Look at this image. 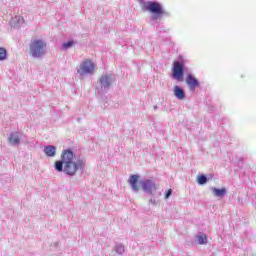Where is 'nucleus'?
<instances>
[{"mask_svg": "<svg viewBox=\"0 0 256 256\" xmlns=\"http://www.w3.org/2000/svg\"><path fill=\"white\" fill-rule=\"evenodd\" d=\"M87 160L85 158L76 159L71 149L63 150L61 160H57L54 164L58 173H65L69 177H75L77 171H85Z\"/></svg>", "mask_w": 256, "mask_h": 256, "instance_id": "1", "label": "nucleus"}, {"mask_svg": "<svg viewBox=\"0 0 256 256\" xmlns=\"http://www.w3.org/2000/svg\"><path fill=\"white\" fill-rule=\"evenodd\" d=\"M144 7L146 11L151 13L150 21L153 27H159V21H161L163 17H171V13L163 9V5L157 1H148L144 4Z\"/></svg>", "mask_w": 256, "mask_h": 256, "instance_id": "2", "label": "nucleus"}, {"mask_svg": "<svg viewBox=\"0 0 256 256\" xmlns=\"http://www.w3.org/2000/svg\"><path fill=\"white\" fill-rule=\"evenodd\" d=\"M30 54L34 59H43L47 54V42L42 39L33 40L30 43Z\"/></svg>", "mask_w": 256, "mask_h": 256, "instance_id": "3", "label": "nucleus"}, {"mask_svg": "<svg viewBox=\"0 0 256 256\" xmlns=\"http://www.w3.org/2000/svg\"><path fill=\"white\" fill-rule=\"evenodd\" d=\"M113 84V74H103L98 80V86L96 87V91L98 95H103V93H107L109 89H111V85Z\"/></svg>", "mask_w": 256, "mask_h": 256, "instance_id": "4", "label": "nucleus"}, {"mask_svg": "<svg viewBox=\"0 0 256 256\" xmlns=\"http://www.w3.org/2000/svg\"><path fill=\"white\" fill-rule=\"evenodd\" d=\"M76 69L80 79H84L87 75H93L95 73V63L87 59L81 62Z\"/></svg>", "mask_w": 256, "mask_h": 256, "instance_id": "5", "label": "nucleus"}, {"mask_svg": "<svg viewBox=\"0 0 256 256\" xmlns=\"http://www.w3.org/2000/svg\"><path fill=\"white\" fill-rule=\"evenodd\" d=\"M183 75H185V62L175 61L172 69V77L176 81H183Z\"/></svg>", "mask_w": 256, "mask_h": 256, "instance_id": "6", "label": "nucleus"}, {"mask_svg": "<svg viewBox=\"0 0 256 256\" xmlns=\"http://www.w3.org/2000/svg\"><path fill=\"white\" fill-rule=\"evenodd\" d=\"M140 185L142 187V191L146 193V195H153L154 191H157V184L155 180L144 179L140 181Z\"/></svg>", "mask_w": 256, "mask_h": 256, "instance_id": "7", "label": "nucleus"}, {"mask_svg": "<svg viewBox=\"0 0 256 256\" xmlns=\"http://www.w3.org/2000/svg\"><path fill=\"white\" fill-rule=\"evenodd\" d=\"M23 137V134L21 132H12L8 136V142L9 145L12 147H19L21 145V139Z\"/></svg>", "mask_w": 256, "mask_h": 256, "instance_id": "8", "label": "nucleus"}, {"mask_svg": "<svg viewBox=\"0 0 256 256\" xmlns=\"http://www.w3.org/2000/svg\"><path fill=\"white\" fill-rule=\"evenodd\" d=\"M186 84L188 86L189 91L194 92L197 87H200L201 83L197 78L194 77L193 74H188L186 77Z\"/></svg>", "mask_w": 256, "mask_h": 256, "instance_id": "9", "label": "nucleus"}, {"mask_svg": "<svg viewBox=\"0 0 256 256\" xmlns=\"http://www.w3.org/2000/svg\"><path fill=\"white\" fill-rule=\"evenodd\" d=\"M128 183L134 193H139V185H137V183H139V175L137 174L130 175L128 179Z\"/></svg>", "mask_w": 256, "mask_h": 256, "instance_id": "10", "label": "nucleus"}, {"mask_svg": "<svg viewBox=\"0 0 256 256\" xmlns=\"http://www.w3.org/2000/svg\"><path fill=\"white\" fill-rule=\"evenodd\" d=\"M173 93L179 101H183V99H185V90L180 86H174Z\"/></svg>", "mask_w": 256, "mask_h": 256, "instance_id": "11", "label": "nucleus"}, {"mask_svg": "<svg viewBox=\"0 0 256 256\" xmlns=\"http://www.w3.org/2000/svg\"><path fill=\"white\" fill-rule=\"evenodd\" d=\"M44 153L46 157H55L57 155V147L53 145L44 146Z\"/></svg>", "mask_w": 256, "mask_h": 256, "instance_id": "12", "label": "nucleus"}, {"mask_svg": "<svg viewBox=\"0 0 256 256\" xmlns=\"http://www.w3.org/2000/svg\"><path fill=\"white\" fill-rule=\"evenodd\" d=\"M213 195H215V197H225V195H227V189L226 188H211Z\"/></svg>", "mask_w": 256, "mask_h": 256, "instance_id": "13", "label": "nucleus"}, {"mask_svg": "<svg viewBox=\"0 0 256 256\" xmlns=\"http://www.w3.org/2000/svg\"><path fill=\"white\" fill-rule=\"evenodd\" d=\"M196 241L198 245H207V235L199 234L196 236Z\"/></svg>", "mask_w": 256, "mask_h": 256, "instance_id": "14", "label": "nucleus"}, {"mask_svg": "<svg viewBox=\"0 0 256 256\" xmlns=\"http://www.w3.org/2000/svg\"><path fill=\"white\" fill-rule=\"evenodd\" d=\"M114 251L117 253V255H123V253H125V245L122 243H117L114 247Z\"/></svg>", "mask_w": 256, "mask_h": 256, "instance_id": "15", "label": "nucleus"}, {"mask_svg": "<svg viewBox=\"0 0 256 256\" xmlns=\"http://www.w3.org/2000/svg\"><path fill=\"white\" fill-rule=\"evenodd\" d=\"M207 181H209V179L205 174H201L197 176L198 185H207Z\"/></svg>", "mask_w": 256, "mask_h": 256, "instance_id": "16", "label": "nucleus"}, {"mask_svg": "<svg viewBox=\"0 0 256 256\" xmlns=\"http://www.w3.org/2000/svg\"><path fill=\"white\" fill-rule=\"evenodd\" d=\"M73 45H75V41L70 40L68 42H64L62 44V49H64V51H67V49H71V47H73Z\"/></svg>", "mask_w": 256, "mask_h": 256, "instance_id": "17", "label": "nucleus"}, {"mask_svg": "<svg viewBox=\"0 0 256 256\" xmlns=\"http://www.w3.org/2000/svg\"><path fill=\"white\" fill-rule=\"evenodd\" d=\"M7 59V49L0 48V61H5Z\"/></svg>", "mask_w": 256, "mask_h": 256, "instance_id": "18", "label": "nucleus"}, {"mask_svg": "<svg viewBox=\"0 0 256 256\" xmlns=\"http://www.w3.org/2000/svg\"><path fill=\"white\" fill-rule=\"evenodd\" d=\"M14 21H16L17 27H21V25H23L25 23V19H23V17H21V16H16L14 18Z\"/></svg>", "mask_w": 256, "mask_h": 256, "instance_id": "19", "label": "nucleus"}, {"mask_svg": "<svg viewBox=\"0 0 256 256\" xmlns=\"http://www.w3.org/2000/svg\"><path fill=\"white\" fill-rule=\"evenodd\" d=\"M171 195H173V190L169 189L166 194H165V199H169V197H171Z\"/></svg>", "mask_w": 256, "mask_h": 256, "instance_id": "20", "label": "nucleus"}, {"mask_svg": "<svg viewBox=\"0 0 256 256\" xmlns=\"http://www.w3.org/2000/svg\"><path fill=\"white\" fill-rule=\"evenodd\" d=\"M149 203H151V205H157V200L155 198H151Z\"/></svg>", "mask_w": 256, "mask_h": 256, "instance_id": "21", "label": "nucleus"}, {"mask_svg": "<svg viewBox=\"0 0 256 256\" xmlns=\"http://www.w3.org/2000/svg\"><path fill=\"white\" fill-rule=\"evenodd\" d=\"M238 163H245V159L243 157L238 158Z\"/></svg>", "mask_w": 256, "mask_h": 256, "instance_id": "22", "label": "nucleus"}, {"mask_svg": "<svg viewBox=\"0 0 256 256\" xmlns=\"http://www.w3.org/2000/svg\"><path fill=\"white\" fill-rule=\"evenodd\" d=\"M154 109H157V106H155Z\"/></svg>", "mask_w": 256, "mask_h": 256, "instance_id": "23", "label": "nucleus"}]
</instances>
